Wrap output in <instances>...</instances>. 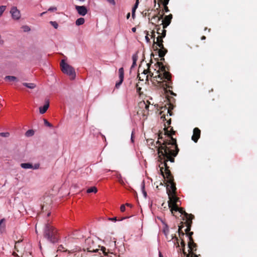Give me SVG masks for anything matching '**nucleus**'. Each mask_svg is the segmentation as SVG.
<instances>
[{
  "instance_id": "obj_1",
  "label": "nucleus",
  "mask_w": 257,
  "mask_h": 257,
  "mask_svg": "<svg viewBox=\"0 0 257 257\" xmlns=\"http://www.w3.org/2000/svg\"><path fill=\"white\" fill-rule=\"evenodd\" d=\"M168 126L166 128L165 124V135L167 136L168 139L163 141V144L158 148V155L161 160L164 161H174V158L178 154L179 149L178 148L176 140L172 137L175 134L173 128Z\"/></svg>"
},
{
  "instance_id": "obj_2",
  "label": "nucleus",
  "mask_w": 257,
  "mask_h": 257,
  "mask_svg": "<svg viewBox=\"0 0 257 257\" xmlns=\"http://www.w3.org/2000/svg\"><path fill=\"white\" fill-rule=\"evenodd\" d=\"M161 163L159 165L160 168V171L161 174L164 178L167 179V182L170 184V186H167V190L168 189L171 194H177L176 187V184L174 182V178L172 175L171 171L169 170V167L167 166V162H161Z\"/></svg>"
},
{
  "instance_id": "obj_3",
  "label": "nucleus",
  "mask_w": 257,
  "mask_h": 257,
  "mask_svg": "<svg viewBox=\"0 0 257 257\" xmlns=\"http://www.w3.org/2000/svg\"><path fill=\"white\" fill-rule=\"evenodd\" d=\"M43 236L51 243L57 242L59 238L57 229L49 223H47L45 226Z\"/></svg>"
},
{
  "instance_id": "obj_4",
  "label": "nucleus",
  "mask_w": 257,
  "mask_h": 257,
  "mask_svg": "<svg viewBox=\"0 0 257 257\" xmlns=\"http://www.w3.org/2000/svg\"><path fill=\"white\" fill-rule=\"evenodd\" d=\"M169 192L170 191L167 189V194L169 197L168 206L172 214L174 216H177L176 215L174 214V210H178V206L179 205L178 203L179 202V198L177 196V194H171Z\"/></svg>"
},
{
  "instance_id": "obj_5",
  "label": "nucleus",
  "mask_w": 257,
  "mask_h": 257,
  "mask_svg": "<svg viewBox=\"0 0 257 257\" xmlns=\"http://www.w3.org/2000/svg\"><path fill=\"white\" fill-rule=\"evenodd\" d=\"M62 71L71 77V79H74L75 77V72L73 67L65 62L62 60L60 63Z\"/></svg>"
},
{
  "instance_id": "obj_6",
  "label": "nucleus",
  "mask_w": 257,
  "mask_h": 257,
  "mask_svg": "<svg viewBox=\"0 0 257 257\" xmlns=\"http://www.w3.org/2000/svg\"><path fill=\"white\" fill-rule=\"evenodd\" d=\"M157 75L154 76V79L157 82H161V80H163L167 82L170 81L171 75L169 72L166 71L164 68L161 69V72L157 71Z\"/></svg>"
},
{
  "instance_id": "obj_7",
  "label": "nucleus",
  "mask_w": 257,
  "mask_h": 257,
  "mask_svg": "<svg viewBox=\"0 0 257 257\" xmlns=\"http://www.w3.org/2000/svg\"><path fill=\"white\" fill-rule=\"evenodd\" d=\"M189 247V253H187L185 250H184V255L186 257H199L200 254H196L195 251L197 250V245L196 243L191 244V245L188 246Z\"/></svg>"
},
{
  "instance_id": "obj_8",
  "label": "nucleus",
  "mask_w": 257,
  "mask_h": 257,
  "mask_svg": "<svg viewBox=\"0 0 257 257\" xmlns=\"http://www.w3.org/2000/svg\"><path fill=\"white\" fill-rule=\"evenodd\" d=\"M10 13L13 20L18 21L21 19V12L16 7H12L11 9Z\"/></svg>"
},
{
  "instance_id": "obj_9",
  "label": "nucleus",
  "mask_w": 257,
  "mask_h": 257,
  "mask_svg": "<svg viewBox=\"0 0 257 257\" xmlns=\"http://www.w3.org/2000/svg\"><path fill=\"white\" fill-rule=\"evenodd\" d=\"M178 210H174V214L176 215L175 213L179 212V213L184 215L183 220L191 218H194V216L192 214H188L187 212H186L183 208L179 207V206H178Z\"/></svg>"
},
{
  "instance_id": "obj_10",
  "label": "nucleus",
  "mask_w": 257,
  "mask_h": 257,
  "mask_svg": "<svg viewBox=\"0 0 257 257\" xmlns=\"http://www.w3.org/2000/svg\"><path fill=\"white\" fill-rule=\"evenodd\" d=\"M75 9L78 14L82 16H84L86 15L88 12L86 7L84 6H75Z\"/></svg>"
},
{
  "instance_id": "obj_11",
  "label": "nucleus",
  "mask_w": 257,
  "mask_h": 257,
  "mask_svg": "<svg viewBox=\"0 0 257 257\" xmlns=\"http://www.w3.org/2000/svg\"><path fill=\"white\" fill-rule=\"evenodd\" d=\"M21 166L24 169H37L39 168L40 164L39 163H36L33 165L32 163H22L21 164Z\"/></svg>"
},
{
  "instance_id": "obj_12",
  "label": "nucleus",
  "mask_w": 257,
  "mask_h": 257,
  "mask_svg": "<svg viewBox=\"0 0 257 257\" xmlns=\"http://www.w3.org/2000/svg\"><path fill=\"white\" fill-rule=\"evenodd\" d=\"M172 19V15L171 14L165 17L164 19L162 20V24L163 25V29L167 28L171 23Z\"/></svg>"
},
{
  "instance_id": "obj_13",
  "label": "nucleus",
  "mask_w": 257,
  "mask_h": 257,
  "mask_svg": "<svg viewBox=\"0 0 257 257\" xmlns=\"http://www.w3.org/2000/svg\"><path fill=\"white\" fill-rule=\"evenodd\" d=\"M200 130L197 128L195 127L193 130V134L192 136V140L195 143H196L200 138Z\"/></svg>"
},
{
  "instance_id": "obj_14",
  "label": "nucleus",
  "mask_w": 257,
  "mask_h": 257,
  "mask_svg": "<svg viewBox=\"0 0 257 257\" xmlns=\"http://www.w3.org/2000/svg\"><path fill=\"white\" fill-rule=\"evenodd\" d=\"M194 218H191L184 220V223L185 224V225L187 227V228L185 229L186 234H187L189 232H190L191 230V225L192 224V220Z\"/></svg>"
},
{
  "instance_id": "obj_15",
  "label": "nucleus",
  "mask_w": 257,
  "mask_h": 257,
  "mask_svg": "<svg viewBox=\"0 0 257 257\" xmlns=\"http://www.w3.org/2000/svg\"><path fill=\"white\" fill-rule=\"evenodd\" d=\"M49 106V102L48 100H46L45 104L43 106L39 107V112L41 114H44L46 112Z\"/></svg>"
},
{
  "instance_id": "obj_16",
  "label": "nucleus",
  "mask_w": 257,
  "mask_h": 257,
  "mask_svg": "<svg viewBox=\"0 0 257 257\" xmlns=\"http://www.w3.org/2000/svg\"><path fill=\"white\" fill-rule=\"evenodd\" d=\"M162 36H158L156 39L157 41L155 42V43L157 44V45L159 46V48H163V40H162Z\"/></svg>"
},
{
  "instance_id": "obj_17",
  "label": "nucleus",
  "mask_w": 257,
  "mask_h": 257,
  "mask_svg": "<svg viewBox=\"0 0 257 257\" xmlns=\"http://www.w3.org/2000/svg\"><path fill=\"white\" fill-rule=\"evenodd\" d=\"M163 18V15H162L160 17H159L158 16H154L153 18L151 19L152 23H159Z\"/></svg>"
},
{
  "instance_id": "obj_18",
  "label": "nucleus",
  "mask_w": 257,
  "mask_h": 257,
  "mask_svg": "<svg viewBox=\"0 0 257 257\" xmlns=\"http://www.w3.org/2000/svg\"><path fill=\"white\" fill-rule=\"evenodd\" d=\"M118 73H119V79H121V81L123 80L124 78V70L122 67L118 69Z\"/></svg>"
},
{
  "instance_id": "obj_19",
  "label": "nucleus",
  "mask_w": 257,
  "mask_h": 257,
  "mask_svg": "<svg viewBox=\"0 0 257 257\" xmlns=\"http://www.w3.org/2000/svg\"><path fill=\"white\" fill-rule=\"evenodd\" d=\"M23 84L30 89H34L36 87V85L33 83H23Z\"/></svg>"
},
{
  "instance_id": "obj_20",
  "label": "nucleus",
  "mask_w": 257,
  "mask_h": 257,
  "mask_svg": "<svg viewBox=\"0 0 257 257\" xmlns=\"http://www.w3.org/2000/svg\"><path fill=\"white\" fill-rule=\"evenodd\" d=\"M167 52V50L164 48H160L159 51V56L160 57H164Z\"/></svg>"
},
{
  "instance_id": "obj_21",
  "label": "nucleus",
  "mask_w": 257,
  "mask_h": 257,
  "mask_svg": "<svg viewBox=\"0 0 257 257\" xmlns=\"http://www.w3.org/2000/svg\"><path fill=\"white\" fill-rule=\"evenodd\" d=\"M85 22V20L83 18H78L75 22V24L77 26H80L83 25Z\"/></svg>"
},
{
  "instance_id": "obj_22",
  "label": "nucleus",
  "mask_w": 257,
  "mask_h": 257,
  "mask_svg": "<svg viewBox=\"0 0 257 257\" xmlns=\"http://www.w3.org/2000/svg\"><path fill=\"white\" fill-rule=\"evenodd\" d=\"M5 79L10 81H15L18 80L17 78L13 76H7L5 77Z\"/></svg>"
},
{
  "instance_id": "obj_23",
  "label": "nucleus",
  "mask_w": 257,
  "mask_h": 257,
  "mask_svg": "<svg viewBox=\"0 0 257 257\" xmlns=\"http://www.w3.org/2000/svg\"><path fill=\"white\" fill-rule=\"evenodd\" d=\"M86 192L88 193H92V192L96 193L97 192V189L96 187H92L88 188Z\"/></svg>"
},
{
  "instance_id": "obj_24",
  "label": "nucleus",
  "mask_w": 257,
  "mask_h": 257,
  "mask_svg": "<svg viewBox=\"0 0 257 257\" xmlns=\"http://www.w3.org/2000/svg\"><path fill=\"white\" fill-rule=\"evenodd\" d=\"M34 131L33 130H29L25 133V136L27 137H30L34 135Z\"/></svg>"
},
{
  "instance_id": "obj_25",
  "label": "nucleus",
  "mask_w": 257,
  "mask_h": 257,
  "mask_svg": "<svg viewBox=\"0 0 257 257\" xmlns=\"http://www.w3.org/2000/svg\"><path fill=\"white\" fill-rule=\"evenodd\" d=\"M5 221V219H2L0 220V231H3L5 228V224L4 222Z\"/></svg>"
},
{
  "instance_id": "obj_26",
  "label": "nucleus",
  "mask_w": 257,
  "mask_h": 257,
  "mask_svg": "<svg viewBox=\"0 0 257 257\" xmlns=\"http://www.w3.org/2000/svg\"><path fill=\"white\" fill-rule=\"evenodd\" d=\"M183 227H184L183 225H181L179 226L178 233H179V236L181 239L182 238V237L185 234L183 232V231L182 230V228Z\"/></svg>"
},
{
  "instance_id": "obj_27",
  "label": "nucleus",
  "mask_w": 257,
  "mask_h": 257,
  "mask_svg": "<svg viewBox=\"0 0 257 257\" xmlns=\"http://www.w3.org/2000/svg\"><path fill=\"white\" fill-rule=\"evenodd\" d=\"M116 178H117L118 181L120 184H121V185L124 184V183L122 180V177H121L120 174H117Z\"/></svg>"
},
{
  "instance_id": "obj_28",
  "label": "nucleus",
  "mask_w": 257,
  "mask_h": 257,
  "mask_svg": "<svg viewBox=\"0 0 257 257\" xmlns=\"http://www.w3.org/2000/svg\"><path fill=\"white\" fill-rule=\"evenodd\" d=\"M6 6H0V17H2L3 15V14L6 10Z\"/></svg>"
},
{
  "instance_id": "obj_29",
  "label": "nucleus",
  "mask_w": 257,
  "mask_h": 257,
  "mask_svg": "<svg viewBox=\"0 0 257 257\" xmlns=\"http://www.w3.org/2000/svg\"><path fill=\"white\" fill-rule=\"evenodd\" d=\"M50 24L55 28L57 29L58 27V24L55 21H50Z\"/></svg>"
},
{
  "instance_id": "obj_30",
  "label": "nucleus",
  "mask_w": 257,
  "mask_h": 257,
  "mask_svg": "<svg viewBox=\"0 0 257 257\" xmlns=\"http://www.w3.org/2000/svg\"><path fill=\"white\" fill-rule=\"evenodd\" d=\"M20 244H21V241H18L16 242V243H15V249L18 252H19V251H20V250H19V245H20Z\"/></svg>"
},
{
  "instance_id": "obj_31",
  "label": "nucleus",
  "mask_w": 257,
  "mask_h": 257,
  "mask_svg": "<svg viewBox=\"0 0 257 257\" xmlns=\"http://www.w3.org/2000/svg\"><path fill=\"white\" fill-rule=\"evenodd\" d=\"M189 237V241L188 243V246H190L191 245V244H193L194 242V239L192 236L188 237Z\"/></svg>"
},
{
  "instance_id": "obj_32",
  "label": "nucleus",
  "mask_w": 257,
  "mask_h": 257,
  "mask_svg": "<svg viewBox=\"0 0 257 257\" xmlns=\"http://www.w3.org/2000/svg\"><path fill=\"white\" fill-rule=\"evenodd\" d=\"M0 136L5 138H8L10 136V133L8 132L0 133Z\"/></svg>"
},
{
  "instance_id": "obj_33",
  "label": "nucleus",
  "mask_w": 257,
  "mask_h": 257,
  "mask_svg": "<svg viewBox=\"0 0 257 257\" xmlns=\"http://www.w3.org/2000/svg\"><path fill=\"white\" fill-rule=\"evenodd\" d=\"M23 31L25 32H29L31 30L30 28L28 26H24L22 27Z\"/></svg>"
},
{
  "instance_id": "obj_34",
  "label": "nucleus",
  "mask_w": 257,
  "mask_h": 257,
  "mask_svg": "<svg viewBox=\"0 0 257 257\" xmlns=\"http://www.w3.org/2000/svg\"><path fill=\"white\" fill-rule=\"evenodd\" d=\"M138 58L137 54H134L132 56L133 62H137Z\"/></svg>"
},
{
  "instance_id": "obj_35",
  "label": "nucleus",
  "mask_w": 257,
  "mask_h": 257,
  "mask_svg": "<svg viewBox=\"0 0 257 257\" xmlns=\"http://www.w3.org/2000/svg\"><path fill=\"white\" fill-rule=\"evenodd\" d=\"M181 246H182V249H183V253H184V250H185V241L183 240V239H182V238H181Z\"/></svg>"
},
{
  "instance_id": "obj_36",
  "label": "nucleus",
  "mask_w": 257,
  "mask_h": 257,
  "mask_svg": "<svg viewBox=\"0 0 257 257\" xmlns=\"http://www.w3.org/2000/svg\"><path fill=\"white\" fill-rule=\"evenodd\" d=\"M44 122L45 125H46V126L50 127H52V125L50 122H49L46 119H44Z\"/></svg>"
},
{
  "instance_id": "obj_37",
  "label": "nucleus",
  "mask_w": 257,
  "mask_h": 257,
  "mask_svg": "<svg viewBox=\"0 0 257 257\" xmlns=\"http://www.w3.org/2000/svg\"><path fill=\"white\" fill-rule=\"evenodd\" d=\"M173 238H175V241H176V243L177 244V246H179L178 237H176L175 235H172L171 239H173Z\"/></svg>"
},
{
  "instance_id": "obj_38",
  "label": "nucleus",
  "mask_w": 257,
  "mask_h": 257,
  "mask_svg": "<svg viewBox=\"0 0 257 257\" xmlns=\"http://www.w3.org/2000/svg\"><path fill=\"white\" fill-rule=\"evenodd\" d=\"M160 1L163 5V6H165L168 4L169 0H160Z\"/></svg>"
},
{
  "instance_id": "obj_39",
  "label": "nucleus",
  "mask_w": 257,
  "mask_h": 257,
  "mask_svg": "<svg viewBox=\"0 0 257 257\" xmlns=\"http://www.w3.org/2000/svg\"><path fill=\"white\" fill-rule=\"evenodd\" d=\"M57 10V9L56 7H51L48 9V11H50V12H55V11H56Z\"/></svg>"
},
{
  "instance_id": "obj_40",
  "label": "nucleus",
  "mask_w": 257,
  "mask_h": 257,
  "mask_svg": "<svg viewBox=\"0 0 257 257\" xmlns=\"http://www.w3.org/2000/svg\"><path fill=\"white\" fill-rule=\"evenodd\" d=\"M123 81H121V79H119V81L116 82L115 84V87L116 88H118L119 86L121 84Z\"/></svg>"
},
{
  "instance_id": "obj_41",
  "label": "nucleus",
  "mask_w": 257,
  "mask_h": 257,
  "mask_svg": "<svg viewBox=\"0 0 257 257\" xmlns=\"http://www.w3.org/2000/svg\"><path fill=\"white\" fill-rule=\"evenodd\" d=\"M101 250H102V251L103 253L104 254V255H107V253L106 251V248L105 247L102 246L101 248Z\"/></svg>"
},
{
  "instance_id": "obj_42",
  "label": "nucleus",
  "mask_w": 257,
  "mask_h": 257,
  "mask_svg": "<svg viewBox=\"0 0 257 257\" xmlns=\"http://www.w3.org/2000/svg\"><path fill=\"white\" fill-rule=\"evenodd\" d=\"M145 33L146 34V36L145 37L146 41L147 43H149L150 42V40L148 37V35H149L148 32L146 31V32H145Z\"/></svg>"
},
{
  "instance_id": "obj_43",
  "label": "nucleus",
  "mask_w": 257,
  "mask_h": 257,
  "mask_svg": "<svg viewBox=\"0 0 257 257\" xmlns=\"http://www.w3.org/2000/svg\"><path fill=\"white\" fill-rule=\"evenodd\" d=\"M136 88H137V91L139 94H141V90L142 89L141 87H139L138 84H136Z\"/></svg>"
},
{
  "instance_id": "obj_44",
  "label": "nucleus",
  "mask_w": 257,
  "mask_h": 257,
  "mask_svg": "<svg viewBox=\"0 0 257 257\" xmlns=\"http://www.w3.org/2000/svg\"><path fill=\"white\" fill-rule=\"evenodd\" d=\"M64 247L62 245H60L58 247V250H59L62 251H68L67 249L64 250Z\"/></svg>"
},
{
  "instance_id": "obj_45",
  "label": "nucleus",
  "mask_w": 257,
  "mask_h": 257,
  "mask_svg": "<svg viewBox=\"0 0 257 257\" xmlns=\"http://www.w3.org/2000/svg\"><path fill=\"white\" fill-rule=\"evenodd\" d=\"M143 193L144 197L146 198L147 197V192L145 191V184H144L142 187Z\"/></svg>"
},
{
  "instance_id": "obj_46",
  "label": "nucleus",
  "mask_w": 257,
  "mask_h": 257,
  "mask_svg": "<svg viewBox=\"0 0 257 257\" xmlns=\"http://www.w3.org/2000/svg\"><path fill=\"white\" fill-rule=\"evenodd\" d=\"M120 211L121 212H124L125 210V205H123V204L121 205L120 206Z\"/></svg>"
},
{
  "instance_id": "obj_47",
  "label": "nucleus",
  "mask_w": 257,
  "mask_h": 257,
  "mask_svg": "<svg viewBox=\"0 0 257 257\" xmlns=\"http://www.w3.org/2000/svg\"><path fill=\"white\" fill-rule=\"evenodd\" d=\"M108 1V3H109L110 4L113 5H114L115 4V2L114 1V0H107Z\"/></svg>"
},
{
  "instance_id": "obj_48",
  "label": "nucleus",
  "mask_w": 257,
  "mask_h": 257,
  "mask_svg": "<svg viewBox=\"0 0 257 257\" xmlns=\"http://www.w3.org/2000/svg\"><path fill=\"white\" fill-rule=\"evenodd\" d=\"M166 31L165 30H164V29L162 30V37H165V36H166Z\"/></svg>"
},
{
  "instance_id": "obj_49",
  "label": "nucleus",
  "mask_w": 257,
  "mask_h": 257,
  "mask_svg": "<svg viewBox=\"0 0 257 257\" xmlns=\"http://www.w3.org/2000/svg\"><path fill=\"white\" fill-rule=\"evenodd\" d=\"M136 9H135V7H133V8L132 9V17H134V16H135V11H136Z\"/></svg>"
},
{
  "instance_id": "obj_50",
  "label": "nucleus",
  "mask_w": 257,
  "mask_h": 257,
  "mask_svg": "<svg viewBox=\"0 0 257 257\" xmlns=\"http://www.w3.org/2000/svg\"><path fill=\"white\" fill-rule=\"evenodd\" d=\"M152 38L154 39V43H155V32L154 31H152Z\"/></svg>"
},
{
  "instance_id": "obj_51",
  "label": "nucleus",
  "mask_w": 257,
  "mask_h": 257,
  "mask_svg": "<svg viewBox=\"0 0 257 257\" xmlns=\"http://www.w3.org/2000/svg\"><path fill=\"white\" fill-rule=\"evenodd\" d=\"M139 5V0H137L134 7H135V9H137Z\"/></svg>"
},
{
  "instance_id": "obj_52",
  "label": "nucleus",
  "mask_w": 257,
  "mask_h": 257,
  "mask_svg": "<svg viewBox=\"0 0 257 257\" xmlns=\"http://www.w3.org/2000/svg\"><path fill=\"white\" fill-rule=\"evenodd\" d=\"M164 11L165 12H169V9L167 5L164 6Z\"/></svg>"
},
{
  "instance_id": "obj_53",
  "label": "nucleus",
  "mask_w": 257,
  "mask_h": 257,
  "mask_svg": "<svg viewBox=\"0 0 257 257\" xmlns=\"http://www.w3.org/2000/svg\"><path fill=\"white\" fill-rule=\"evenodd\" d=\"M188 237L192 236V235L193 234V232H189L187 234H186Z\"/></svg>"
},
{
  "instance_id": "obj_54",
  "label": "nucleus",
  "mask_w": 257,
  "mask_h": 257,
  "mask_svg": "<svg viewBox=\"0 0 257 257\" xmlns=\"http://www.w3.org/2000/svg\"><path fill=\"white\" fill-rule=\"evenodd\" d=\"M109 220H111V221H116L117 220L116 217H113V218H109Z\"/></svg>"
},
{
  "instance_id": "obj_55",
  "label": "nucleus",
  "mask_w": 257,
  "mask_h": 257,
  "mask_svg": "<svg viewBox=\"0 0 257 257\" xmlns=\"http://www.w3.org/2000/svg\"><path fill=\"white\" fill-rule=\"evenodd\" d=\"M136 63L137 62H133V64H132V65L131 66V68H133L135 67L136 66Z\"/></svg>"
},
{
  "instance_id": "obj_56",
  "label": "nucleus",
  "mask_w": 257,
  "mask_h": 257,
  "mask_svg": "<svg viewBox=\"0 0 257 257\" xmlns=\"http://www.w3.org/2000/svg\"><path fill=\"white\" fill-rule=\"evenodd\" d=\"M148 72L147 70H144V75L145 76V75L147 74Z\"/></svg>"
},
{
  "instance_id": "obj_57",
  "label": "nucleus",
  "mask_w": 257,
  "mask_h": 257,
  "mask_svg": "<svg viewBox=\"0 0 257 257\" xmlns=\"http://www.w3.org/2000/svg\"><path fill=\"white\" fill-rule=\"evenodd\" d=\"M98 249H93V250H88V251L96 252H97Z\"/></svg>"
},
{
  "instance_id": "obj_58",
  "label": "nucleus",
  "mask_w": 257,
  "mask_h": 257,
  "mask_svg": "<svg viewBox=\"0 0 257 257\" xmlns=\"http://www.w3.org/2000/svg\"><path fill=\"white\" fill-rule=\"evenodd\" d=\"M132 31L133 32H136V28L135 27H134L132 29Z\"/></svg>"
},
{
  "instance_id": "obj_59",
  "label": "nucleus",
  "mask_w": 257,
  "mask_h": 257,
  "mask_svg": "<svg viewBox=\"0 0 257 257\" xmlns=\"http://www.w3.org/2000/svg\"><path fill=\"white\" fill-rule=\"evenodd\" d=\"M159 257H163V254H162L161 251H159Z\"/></svg>"
},
{
  "instance_id": "obj_60",
  "label": "nucleus",
  "mask_w": 257,
  "mask_h": 257,
  "mask_svg": "<svg viewBox=\"0 0 257 257\" xmlns=\"http://www.w3.org/2000/svg\"><path fill=\"white\" fill-rule=\"evenodd\" d=\"M130 13H128L127 14V15H126V19H129V18H130Z\"/></svg>"
},
{
  "instance_id": "obj_61",
  "label": "nucleus",
  "mask_w": 257,
  "mask_h": 257,
  "mask_svg": "<svg viewBox=\"0 0 257 257\" xmlns=\"http://www.w3.org/2000/svg\"><path fill=\"white\" fill-rule=\"evenodd\" d=\"M46 13V12H43V13H41V14H40V16H42L43 15H44V14H45Z\"/></svg>"
},
{
  "instance_id": "obj_62",
  "label": "nucleus",
  "mask_w": 257,
  "mask_h": 257,
  "mask_svg": "<svg viewBox=\"0 0 257 257\" xmlns=\"http://www.w3.org/2000/svg\"><path fill=\"white\" fill-rule=\"evenodd\" d=\"M167 123H168V125H169L171 123V119H170L169 120L167 121Z\"/></svg>"
},
{
  "instance_id": "obj_63",
  "label": "nucleus",
  "mask_w": 257,
  "mask_h": 257,
  "mask_svg": "<svg viewBox=\"0 0 257 257\" xmlns=\"http://www.w3.org/2000/svg\"><path fill=\"white\" fill-rule=\"evenodd\" d=\"M125 205H126L127 206H129V207H131L132 206V204H129V203H126V204H125Z\"/></svg>"
},
{
  "instance_id": "obj_64",
  "label": "nucleus",
  "mask_w": 257,
  "mask_h": 257,
  "mask_svg": "<svg viewBox=\"0 0 257 257\" xmlns=\"http://www.w3.org/2000/svg\"><path fill=\"white\" fill-rule=\"evenodd\" d=\"M205 39H206V37H205V36H202V37H201V40H205Z\"/></svg>"
}]
</instances>
